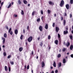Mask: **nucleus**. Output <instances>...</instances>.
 Returning <instances> with one entry per match:
<instances>
[{"instance_id":"48","label":"nucleus","mask_w":73,"mask_h":73,"mask_svg":"<svg viewBox=\"0 0 73 73\" xmlns=\"http://www.w3.org/2000/svg\"><path fill=\"white\" fill-rule=\"evenodd\" d=\"M23 33H25V29H24L23 31Z\"/></svg>"},{"instance_id":"18","label":"nucleus","mask_w":73,"mask_h":73,"mask_svg":"<svg viewBox=\"0 0 73 73\" xmlns=\"http://www.w3.org/2000/svg\"><path fill=\"white\" fill-rule=\"evenodd\" d=\"M23 3L25 4H28V2H27V1H23Z\"/></svg>"},{"instance_id":"36","label":"nucleus","mask_w":73,"mask_h":73,"mask_svg":"<svg viewBox=\"0 0 73 73\" xmlns=\"http://www.w3.org/2000/svg\"><path fill=\"white\" fill-rule=\"evenodd\" d=\"M40 46H42V45H43V44L42 43V42H41L40 43Z\"/></svg>"},{"instance_id":"56","label":"nucleus","mask_w":73,"mask_h":73,"mask_svg":"<svg viewBox=\"0 0 73 73\" xmlns=\"http://www.w3.org/2000/svg\"><path fill=\"white\" fill-rule=\"evenodd\" d=\"M38 40V41H39V40H40V37H39L38 38H37Z\"/></svg>"},{"instance_id":"50","label":"nucleus","mask_w":73,"mask_h":73,"mask_svg":"<svg viewBox=\"0 0 73 73\" xmlns=\"http://www.w3.org/2000/svg\"><path fill=\"white\" fill-rule=\"evenodd\" d=\"M25 44L26 47H27V45H28V43H27V42H26Z\"/></svg>"},{"instance_id":"22","label":"nucleus","mask_w":73,"mask_h":73,"mask_svg":"<svg viewBox=\"0 0 73 73\" xmlns=\"http://www.w3.org/2000/svg\"><path fill=\"white\" fill-rule=\"evenodd\" d=\"M47 12H48V14H50V13L51 12V11H50V10H47Z\"/></svg>"},{"instance_id":"6","label":"nucleus","mask_w":73,"mask_h":73,"mask_svg":"<svg viewBox=\"0 0 73 73\" xmlns=\"http://www.w3.org/2000/svg\"><path fill=\"white\" fill-rule=\"evenodd\" d=\"M48 4H50V5H52V6L54 5V3L51 1H49L48 2Z\"/></svg>"},{"instance_id":"24","label":"nucleus","mask_w":73,"mask_h":73,"mask_svg":"<svg viewBox=\"0 0 73 73\" xmlns=\"http://www.w3.org/2000/svg\"><path fill=\"white\" fill-rule=\"evenodd\" d=\"M66 24V21L65 20H64L63 21V25H65Z\"/></svg>"},{"instance_id":"12","label":"nucleus","mask_w":73,"mask_h":73,"mask_svg":"<svg viewBox=\"0 0 73 73\" xmlns=\"http://www.w3.org/2000/svg\"><path fill=\"white\" fill-rule=\"evenodd\" d=\"M45 29H48V25L46 24L45 26Z\"/></svg>"},{"instance_id":"37","label":"nucleus","mask_w":73,"mask_h":73,"mask_svg":"<svg viewBox=\"0 0 73 73\" xmlns=\"http://www.w3.org/2000/svg\"><path fill=\"white\" fill-rule=\"evenodd\" d=\"M3 4H4V2H3L1 3V7H2L3 6Z\"/></svg>"},{"instance_id":"31","label":"nucleus","mask_w":73,"mask_h":73,"mask_svg":"<svg viewBox=\"0 0 73 73\" xmlns=\"http://www.w3.org/2000/svg\"><path fill=\"white\" fill-rule=\"evenodd\" d=\"M3 55L4 56H7V54H6V52H4L3 53Z\"/></svg>"},{"instance_id":"41","label":"nucleus","mask_w":73,"mask_h":73,"mask_svg":"<svg viewBox=\"0 0 73 73\" xmlns=\"http://www.w3.org/2000/svg\"><path fill=\"white\" fill-rule=\"evenodd\" d=\"M52 27H55V23H53Z\"/></svg>"},{"instance_id":"26","label":"nucleus","mask_w":73,"mask_h":73,"mask_svg":"<svg viewBox=\"0 0 73 73\" xmlns=\"http://www.w3.org/2000/svg\"><path fill=\"white\" fill-rule=\"evenodd\" d=\"M61 56V54H58V58H60V57Z\"/></svg>"},{"instance_id":"40","label":"nucleus","mask_w":73,"mask_h":73,"mask_svg":"<svg viewBox=\"0 0 73 73\" xmlns=\"http://www.w3.org/2000/svg\"><path fill=\"white\" fill-rule=\"evenodd\" d=\"M10 34L11 35H13V32L12 31H11L10 32Z\"/></svg>"},{"instance_id":"9","label":"nucleus","mask_w":73,"mask_h":73,"mask_svg":"<svg viewBox=\"0 0 73 73\" xmlns=\"http://www.w3.org/2000/svg\"><path fill=\"white\" fill-rule=\"evenodd\" d=\"M64 35H66V34H68V31L66 30V31H64L63 32Z\"/></svg>"},{"instance_id":"38","label":"nucleus","mask_w":73,"mask_h":73,"mask_svg":"<svg viewBox=\"0 0 73 73\" xmlns=\"http://www.w3.org/2000/svg\"><path fill=\"white\" fill-rule=\"evenodd\" d=\"M50 38H51L50 36L48 35V39L49 40H50Z\"/></svg>"},{"instance_id":"30","label":"nucleus","mask_w":73,"mask_h":73,"mask_svg":"<svg viewBox=\"0 0 73 73\" xmlns=\"http://www.w3.org/2000/svg\"><path fill=\"white\" fill-rule=\"evenodd\" d=\"M10 63L12 65H13V64H14V63L13 62V61H10Z\"/></svg>"},{"instance_id":"46","label":"nucleus","mask_w":73,"mask_h":73,"mask_svg":"<svg viewBox=\"0 0 73 73\" xmlns=\"http://www.w3.org/2000/svg\"><path fill=\"white\" fill-rule=\"evenodd\" d=\"M41 14H42V15H43V11H42V10H41Z\"/></svg>"},{"instance_id":"15","label":"nucleus","mask_w":73,"mask_h":73,"mask_svg":"<svg viewBox=\"0 0 73 73\" xmlns=\"http://www.w3.org/2000/svg\"><path fill=\"white\" fill-rule=\"evenodd\" d=\"M5 71H7L8 70V67L7 66H5Z\"/></svg>"},{"instance_id":"63","label":"nucleus","mask_w":73,"mask_h":73,"mask_svg":"<svg viewBox=\"0 0 73 73\" xmlns=\"http://www.w3.org/2000/svg\"><path fill=\"white\" fill-rule=\"evenodd\" d=\"M56 14H55L54 15V17H56Z\"/></svg>"},{"instance_id":"39","label":"nucleus","mask_w":73,"mask_h":73,"mask_svg":"<svg viewBox=\"0 0 73 73\" xmlns=\"http://www.w3.org/2000/svg\"><path fill=\"white\" fill-rule=\"evenodd\" d=\"M40 21V18H38L37 20V22Z\"/></svg>"},{"instance_id":"17","label":"nucleus","mask_w":73,"mask_h":73,"mask_svg":"<svg viewBox=\"0 0 73 73\" xmlns=\"http://www.w3.org/2000/svg\"><path fill=\"white\" fill-rule=\"evenodd\" d=\"M15 35H17V33H18V31L17 29H16L15 31Z\"/></svg>"},{"instance_id":"16","label":"nucleus","mask_w":73,"mask_h":73,"mask_svg":"<svg viewBox=\"0 0 73 73\" xmlns=\"http://www.w3.org/2000/svg\"><path fill=\"white\" fill-rule=\"evenodd\" d=\"M53 66L54 67H56V62H55V61H54V62Z\"/></svg>"},{"instance_id":"59","label":"nucleus","mask_w":73,"mask_h":73,"mask_svg":"<svg viewBox=\"0 0 73 73\" xmlns=\"http://www.w3.org/2000/svg\"><path fill=\"white\" fill-rule=\"evenodd\" d=\"M31 72L32 73H33V70H32Z\"/></svg>"},{"instance_id":"10","label":"nucleus","mask_w":73,"mask_h":73,"mask_svg":"<svg viewBox=\"0 0 73 73\" xmlns=\"http://www.w3.org/2000/svg\"><path fill=\"white\" fill-rule=\"evenodd\" d=\"M66 46L68 47V46L70 45V43L69 42H67V43H66Z\"/></svg>"},{"instance_id":"1","label":"nucleus","mask_w":73,"mask_h":73,"mask_svg":"<svg viewBox=\"0 0 73 73\" xmlns=\"http://www.w3.org/2000/svg\"><path fill=\"white\" fill-rule=\"evenodd\" d=\"M58 40L59 41V44H61V35L59 34H58Z\"/></svg>"},{"instance_id":"47","label":"nucleus","mask_w":73,"mask_h":73,"mask_svg":"<svg viewBox=\"0 0 73 73\" xmlns=\"http://www.w3.org/2000/svg\"><path fill=\"white\" fill-rule=\"evenodd\" d=\"M70 18H72V14H70Z\"/></svg>"},{"instance_id":"33","label":"nucleus","mask_w":73,"mask_h":73,"mask_svg":"<svg viewBox=\"0 0 73 73\" xmlns=\"http://www.w3.org/2000/svg\"><path fill=\"white\" fill-rule=\"evenodd\" d=\"M11 31H12V29H11V28H10L9 29V33H10V32Z\"/></svg>"},{"instance_id":"14","label":"nucleus","mask_w":73,"mask_h":73,"mask_svg":"<svg viewBox=\"0 0 73 73\" xmlns=\"http://www.w3.org/2000/svg\"><path fill=\"white\" fill-rule=\"evenodd\" d=\"M23 48L22 47H20L19 48V52H21V51H22V50H23Z\"/></svg>"},{"instance_id":"61","label":"nucleus","mask_w":73,"mask_h":73,"mask_svg":"<svg viewBox=\"0 0 73 73\" xmlns=\"http://www.w3.org/2000/svg\"><path fill=\"white\" fill-rule=\"evenodd\" d=\"M51 73H54V71H52L51 72Z\"/></svg>"},{"instance_id":"23","label":"nucleus","mask_w":73,"mask_h":73,"mask_svg":"<svg viewBox=\"0 0 73 73\" xmlns=\"http://www.w3.org/2000/svg\"><path fill=\"white\" fill-rule=\"evenodd\" d=\"M23 35H21V37H20V39L21 40H23Z\"/></svg>"},{"instance_id":"49","label":"nucleus","mask_w":73,"mask_h":73,"mask_svg":"<svg viewBox=\"0 0 73 73\" xmlns=\"http://www.w3.org/2000/svg\"><path fill=\"white\" fill-rule=\"evenodd\" d=\"M29 26H27V29L28 31H29Z\"/></svg>"},{"instance_id":"43","label":"nucleus","mask_w":73,"mask_h":73,"mask_svg":"<svg viewBox=\"0 0 73 73\" xmlns=\"http://www.w3.org/2000/svg\"><path fill=\"white\" fill-rule=\"evenodd\" d=\"M27 69H29V65H28L27 67Z\"/></svg>"},{"instance_id":"57","label":"nucleus","mask_w":73,"mask_h":73,"mask_svg":"<svg viewBox=\"0 0 73 73\" xmlns=\"http://www.w3.org/2000/svg\"><path fill=\"white\" fill-rule=\"evenodd\" d=\"M61 20L62 21V20H63V17H61Z\"/></svg>"},{"instance_id":"21","label":"nucleus","mask_w":73,"mask_h":73,"mask_svg":"<svg viewBox=\"0 0 73 73\" xmlns=\"http://www.w3.org/2000/svg\"><path fill=\"white\" fill-rule=\"evenodd\" d=\"M63 62L64 64H65L66 62V59H63Z\"/></svg>"},{"instance_id":"32","label":"nucleus","mask_w":73,"mask_h":73,"mask_svg":"<svg viewBox=\"0 0 73 73\" xmlns=\"http://www.w3.org/2000/svg\"><path fill=\"white\" fill-rule=\"evenodd\" d=\"M21 15H24V11H23V10H22V11L21 12Z\"/></svg>"},{"instance_id":"29","label":"nucleus","mask_w":73,"mask_h":73,"mask_svg":"<svg viewBox=\"0 0 73 73\" xmlns=\"http://www.w3.org/2000/svg\"><path fill=\"white\" fill-rule=\"evenodd\" d=\"M73 3V0H70V4H72Z\"/></svg>"},{"instance_id":"64","label":"nucleus","mask_w":73,"mask_h":73,"mask_svg":"<svg viewBox=\"0 0 73 73\" xmlns=\"http://www.w3.org/2000/svg\"><path fill=\"white\" fill-rule=\"evenodd\" d=\"M71 33L73 34V30L71 31Z\"/></svg>"},{"instance_id":"34","label":"nucleus","mask_w":73,"mask_h":73,"mask_svg":"<svg viewBox=\"0 0 73 73\" xmlns=\"http://www.w3.org/2000/svg\"><path fill=\"white\" fill-rule=\"evenodd\" d=\"M11 55H10L8 56H7V58H8V59L10 58H11Z\"/></svg>"},{"instance_id":"20","label":"nucleus","mask_w":73,"mask_h":73,"mask_svg":"<svg viewBox=\"0 0 73 73\" xmlns=\"http://www.w3.org/2000/svg\"><path fill=\"white\" fill-rule=\"evenodd\" d=\"M21 1L20 0H19L18 1V3L19 4V5H21Z\"/></svg>"},{"instance_id":"4","label":"nucleus","mask_w":73,"mask_h":73,"mask_svg":"<svg viewBox=\"0 0 73 73\" xmlns=\"http://www.w3.org/2000/svg\"><path fill=\"white\" fill-rule=\"evenodd\" d=\"M66 7L67 9H69L70 8V6H69V4H67L66 5Z\"/></svg>"},{"instance_id":"25","label":"nucleus","mask_w":73,"mask_h":73,"mask_svg":"<svg viewBox=\"0 0 73 73\" xmlns=\"http://www.w3.org/2000/svg\"><path fill=\"white\" fill-rule=\"evenodd\" d=\"M12 6V5H11V3H10L9 5L8 6L7 8H9L10 7H11Z\"/></svg>"},{"instance_id":"5","label":"nucleus","mask_w":73,"mask_h":73,"mask_svg":"<svg viewBox=\"0 0 73 73\" xmlns=\"http://www.w3.org/2000/svg\"><path fill=\"white\" fill-rule=\"evenodd\" d=\"M39 29L41 32H42L43 30V27L42 26H40L39 27Z\"/></svg>"},{"instance_id":"54","label":"nucleus","mask_w":73,"mask_h":73,"mask_svg":"<svg viewBox=\"0 0 73 73\" xmlns=\"http://www.w3.org/2000/svg\"><path fill=\"white\" fill-rule=\"evenodd\" d=\"M66 30H68V27H66Z\"/></svg>"},{"instance_id":"42","label":"nucleus","mask_w":73,"mask_h":73,"mask_svg":"<svg viewBox=\"0 0 73 73\" xmlns=\"http://www.w3.org/2000/svg\"><path fill=\"white\" fill-rule=\"evenodd\" d=\"M35 11H33L32 13V15L33 16H34V15H35Z\"/></svg>"},{"instance_id":"3","label":"nucleus","mask_w":73,"mask_h":73,"mask_svg":"<svg viewBox=\"0 0 73 73\" xmlns=\"http://www.w3.org/2000/svg\"><path fill=\"white\" fill-rule=\"evenodd\" d=\"M32 40H33V38L32 36H30L27 39L28 41L29 42H31L32 41Z\"/></svg>"},{"instance_id":"27","label":"nucleus","mask_w":73,"mask_h":73,"mask_svg":"<svg viewBox=\"0 0 73 73\" xmlns=\"http://www.w3.org/2000/svg\"><path fill=\"white\" fill-rule=\"evenodd\" d=\"M58 65L59 66V67H61V63L60 62L59 63H58Z\"/></svg>"},{"instance_id":"58","label":"nucleus","mask_w":73,"mask_h":73,"mask_svg":"<svg viewBox=\"0 0 73 73\" xmlns=\"http://www.w3.org/2000/svg\"><path fill=\"white\" fill-rule=\"evenodd\" d=\"M6 29H8L9 28L8 27V26H7L6 27Z\"/></svg>"},{"instance_id":"2","label":"nucleus","mask_w":73,"mask_h":73,"mask_svg":"<svg viewBox=\"0 0 73 73\" xmlns=\"http://www.w3.org/2000/svg\"><path fill=\"white\" fill-rule=\"evenodd\" d=\"M64 1L63 0H62L59 5L61 7H63V5H64Z\"/></svg>"},{"instance_id":"51","label":"nucleus","mask_w":73,"mask_h":73,"mask_svg":"<svg viewBox=\"0 0 73 73\" xmlns=\"http://www.w3.org/2000/svg\"><path fill=\"white\" fill-rule=\"evenodd\" d=\"M55 72L56 73H58V70H56L55 71Z\"/></svg>"},{"instance_id":"8","label":"nucleus","mask_w":73,"mask_h":73,"mask_svg":"<svg viewBox=\"0 0 73 73\" xmlns=\"http://www.w3.org/2000/svg\"><path fill=\"white\" fill-rule=\"evenodd\" d=\"M41 64L42 68H43V67H44L45 66V63H44V61L42 62L41 63Z\"/></svg>"},{"instance_id":"55","label":"nucleus","mask_w":73,"mask_h":73,"mask_svg":"<svg viewBox=\"0 0 73 73\" xmlns=\"http://www.w3.org/2000/svg\"><path fill=\"white\" fill-rule=\"evenodd\" d=\"M64 15H65V16H66V15H67L66 14V12H65Z\"/></svg>"},{"instance_id":"60","label":"nucleus","mask_w":73,"mask_h":73,"mask_svg":"<svg viewBox=\"0 0 73 73\" xmlns=\"http://www.w3.org/2000/svg\"><path fill=\"white\" fill-rule=\"evenodd\" d=\"M63 44H64V45H65V42H64L63 43Z\"/></svg>"},{"instance_id":"44","label":"nucleus","mask_w":73,"mask_h":73,"mask_svg":"<svg viewBox=\"0 0 73 73\" xmlns=\"http://www.w3.org/2000/svg\"><path fill=\"white\" fill-rule=\"evenodd\" d=\"M9 72H11V67H9Z\"/></svg>"},{"instance_id":"62","label":"nucleus","mask_w":73,"mask_h":73,"mask_svg":"<svg viewBox=\"0 0 73 73\" xmlns=\"http://www.w3.org/2000/svg\"><path fill=\"white\" fill-rule=\"evenodd\" d=\"M11 5H13V2H12L11 3Z\"/></svg>"},{"instance_id":"11","label":"nucleus","mask_w":73,"mask_h":73,"mask_svg":"<svg viewBox=\"0 0 73 73\" xmlns=\"http://www.w3.org/2000/svg\"><path fill=\"white\" fill-rule=\"evenodd\" d=\"M2 40H3V44H4L5 43V38H2Z\"/></svg>"},{"instance_id":"45","label":"nucleus","mask_w":73,"mask_h":73,"mask_svg":"<svg viewBox=\"0 0 73 73\" xmlns=\"http://www.w3.org/2000/svg\"><path fill=\"white\" fill-rule=\"evenodd\" d=\"M31 54H32V55H33V54H34L33 51H32Z\"/></svg>"},{"instance_id":"7","label":"nucleus","mask_w":73,"mask_h":73,"mask_svg":"<svg viewBox=\"0 0 73 73\" xmlns=\"http://www.w3.org/2000/svg\"><path fill=\"white\" fill-rule=\"evenodd\" d=\"M55 30L57 33H58V31H59V30H60V29H59V28H58L57 27H55Z\"/></svg>"},{"instance_id":"28","label":"nucleus","mask_w":73,"mask_h":73,"mask_svg":"<svg viewBox=\"0 0 73 73\" xmlns=\"http://www.w3.org/2000/svg\"><path fill=\"white\" fill-rule=\"evenodd\" d=\"M70 37L71 40L73 39V36L72 35H71L70 36Z\"/></svg>"},{"instance_id":"52","label":"nucleus","mask_w":73,"mask_h":73,"mask_svg":"<svg viewBox=\"0 0 73 73\" xmlns=\"http://www.w3.org/2000/svg\"><path fill=\"white\" fill-rule=\"evenodd\" d=\"M15 17H17V15H14V16H15Z\"/></svg>"},{"instance_id":"53","label":"nucleus","mask_w":73,"mask_h":73,"mask_svg":"<svg viewBox=\"0 0 73 73\" xmlns=\"http://www.w3.org/2000/svg\"><path fill=\"white\" fill-rule=\"evenodd\" d=\"M71 57H72V58H73V54L71 55Z\"/></svg>"},{"instance_id":"13","label":"nucleus","mask_w":73,"mask_h":73,"mask_svg":"<svg viewBox=\"0 0 73 73\" xmlns=\"http://www.w3.org/2000/svg\"><path fill=\"white\" fill-rule=\"evenodd\" d=\"M54 42H55V43L56 45H58V40H56Z\"/></svg>"},{"instance_id":"35","label":"nucleus","mask_w":73,"mask_h":73,"mask_svg":"<svg viewBox=\"0 0 73 73\" xmlns=\"http://www.w3.org/2000/svg\"><path fill=\"white\" fill-rule=\"evenodd\" d=\"M66 50V48H63V52H65Z\"/></svg>"},{"instance_id":"19","label":"nucleus","mask_w":73,"mask_h":73,"mask_svg":"<svg viewBox=\"0 0 73 73\" xmlns=\"http://www.w3.org/2000/svg\"><path fill=\"white\" fill-rule=\"evenodd\" d=\"M4 36L5 37V38H7V33H4Z\"/></svg>"}]
</instances>
